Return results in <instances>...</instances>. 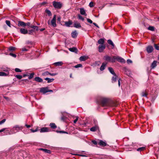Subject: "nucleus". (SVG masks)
I'll return each mask as SVG.
<instances>
[{"label": "nucleus", "instance_id": "13", "mask_svg": "<svg viewBox=\"0 0 159 159\" xmlns=\"http://www.w3.org/2000/svg\"><path fill=\"white\" fill-rule=\"evenodd\" d=\"M39 150H40L42 151L43 152H44L46 153H49V154H50L51 153V151L50 150H48V149H46L40 148L39 149Z\"/></svg>", "mask_w": 159, "mask_h": 159}, {"label": "nucleus", "instance_id": "28", "mask_svg": "<svg viewBox=\"0 0 159 159\" xmlns=\"http://www.w3.org/2000/svg\"><path fill=\"white\" fill-rule=\"evenodd\" d=\"M44 79L45 80L48 81V83H50L52 82H53L54 80V79H50L48 78H45Z\"/></svg>", "mask_w": 159, "mask_h": 159}, {"label": "nucleus", "instance_id": "46", "mask_svg": "<svg viewBox=\"0 0 159 159\" xmlns=\"http://www.w3.org/2000/svg\"><path fill=\"white\" fill-rule=\"evenodd\" d=\"M154 47L157 50H159V46H158V45L157 44H155Z\"/></svg>", "mask_w": 159, "mask_h": 159}, {"label": "nucleus", "instance_id": "62", "mask_svg": "<svg viewBox=\"0 0 159 159\" xmlns=\"http://www.w3.org/2000/svg\"><path fill=\"white\" fill-rule=\"evenodd\" d=\"M26 43L27 44H31L32 42L29 41H27L26 42Z\"/></svg>", "mask_w": 159, "mask_h": 159}, {"label": "nucleus", "instance_id": "25", "mask_svg": "<svg viewBox=\"0 0 159 159\" xmlns=\"http://www.w3.org/2000/svg\"><path fill=\"white\" fill-rule=\"evenodd\" d=\"M108 69L110 72L113 75H115L116 74L114 71L113 69L111 67H109L108 68Z\"/></svg>", "mask_w": 159, "mask_h": 159}, {"label": "nucleus", "instance_id": "5", "mask_svg": "<svg viewBox=\"0 0 159 159\" xmlns=\"http://www.w3.org/2000/svg\"><path fill=\"white\" fill-rule=\"evenodd\" d=\"M116 61L121 63H125V61L123 58L119 56H116Z\"/></svg>", "mask_w": 159, "mask_h": 159}, {"label": "nucleus", "instance_id": "51", "mask_svg": "<svg viewBox=\"0 0 159 159\" xmlns=\"http://www.w3.org/2000/svg\"><path fill=\"white\" fill-rule=\"evenodd\" d=\"M56 132L57 133H67L66 132H65L63 131H59V130H57Z\"/></svg>", "mask_w": 159, "mask_h": 159}, {"label": "nucleus", "instance_id": "40", "mask_svg": "<svg viewBox=\"0 0 159 159\" xmlns=\"http://www.w3.org/2000/svg\"><path fill=\"white\" fill-rule=\"evenodd\" d=\"M45 12L49 16H50L52 15L51 13L50 10L48 9H46L45 10Z\"/></svg>", "mask_w": 159, "mask_h": 159}, {"label": "nucleus", "instance_id": "58", "mask_svg": "<svg viewBox=\"0 0 159 159\" xmlns=\"http://www.w3.org/2000/svg\"><path fill=\"white\" fill-rule=\"evenodd\" d=\"M127 62L128 64H129L130 63H131L132 62V61L130 59H128L127 60Z\"/></svg>", "mask_w": 159, "mask_h": 159}, {"label": "nucleus", "instance_id": "57", "mask_svg": "<svg viewBox=\"0 0 159 159\" xmlns=\"http://www.w3.org/2000/svg\"><path fill=\"white\" fill-rule=\"evenodd\" d=\"M78 117H76V118L74 120V123H76V122H77V121L78 120Z\"/></svg>", "mask_w": 159, "mask_h": 159}, {"label": "nucleus", "instance_id": "9", "mask_svg": "<svg viewBox=\"0 0 159 159\" xmlns=\"http://www.w3.org/2000/svg\"><path fill=\"white\" fill-rule=\"evenodd\" d=\"M153 48L151 46H148L146 48L147 51L148 53H151L153 51Z\"/></svg>", "mask_w": 159, "mask_h": 159}, {"label": "nucleus", "instance_id": "61", "mask_svg": "<svg viewBox=\"0 0 159 159\" xmlns=\"http://www.w3.org/2000/svg\"><path fill=\"white\" fill-rule=\"evenodd\" d=\"M49 75L51 76H55L57 75V73H49Z\"/></svg>", "mask_w": 159, "mask_h": 159}, {"label": "nucleus", "instance_id": "49", "mask_svg": "<svg viewBox=\"0 0 159 159\" xmlns=\"http://www.w3.org/2000/svg\"><path fill=\"white\" fill-rule=\"evenodd\" d=\"M15 71L16 72H21L22 71V70L18 68H15Z\"/></svg>", "mask_w": 159, "mask_h": 159}, {"label": "nucleus", "instance_id": "20", "mask_svg": "<svg viewBox=\"0 0 159 159\" xmlns=\"http://www.w3.org/2000/svg\"><path fill=\"white\" fill-rule=\"evenodd\" d=\"M157 61H154L152 63L151 67L152 69H153L157 66Z\"/></svg>", "mask_w": 159, "mask_h": 159}, {"label": "nucleus", "instance_id": "18", "mask_svg": "<svg viewBox=\"0 0 159 159\" xmlns=\"http://www.w3.org/2000/svg\"><path fill=\"white\" fill-rule=\"evenodd\" d=\"M98 144L102 146H105L107 145V143L101 140L100 141Z\"/></svg>", "mask_w": 159, "mask_h": 159}, {"label": "nucleus", "instance_id": "27", "mask_svg": "<svg viewBox=\"0 0 159 159\" xmlns=\"http://www.w3.org/2000/svg\"><path fill=\"white\" fill-rule=\"evenodd\" d=\"M72 22L70 20L69 21H66L65 22V25L67 27H70V25H72Z\"/></svg>", "mask_w": 159, "mask_h": 159}, {"label": "nucleus", "instance_id": "54", "mask_svg": "<svg viewBox=\"0 0 159 159\" xmlns=\"http://www.w3.org/2000/svg\"><path fill=\"white\" fill-rule=\"evenodd\" d=\"M49 73L48 71L46 72H44V73H43L42 75H49Z\"/></svg>", "mask_w": 159, "mask_h": 159}, {"label": "nucleus", "instance_id": "23", "mask_svg": "<svg viewBox=\"0 0 159 159\" xmlns=\"http://www.w3.org/2000/svg\"><path fill=\"white\" fill-rule=\"evenodd\" d=\"M106 65V63H102V64L101 66L100 67V70L101 71H103V70H104L105 69Z\"/></svg>", "mask_w": 159, "mask_h": 159}, {"label": "nucleus", "instance_id": "45", "mask_svg": "<svg viewBox=\"0 0 159 159\" xmlns=\"http://www.w3.org/2000/svg\"><path fill=\"white\" fill-rule=\"evenodd\" d=\"M34 73H32L30 75L29 77V79H31L32 78H33L34 77Z\"/></svg>", "mask_w": 159, "mask_h": 159}, {"label": "nucleus", "instance_id": "4", "mask_svg": "<svg viewBox=\"0 0 159 159\" xmlns=\"http://www.w3.org/2000/svg\"><path fill=\"white\" fill-rule=\"evenodd\" d=\"M53 5L55 8L57 9H60L62 6L61 2L55 1L53 2Z\"/></svg>", "mask_w": 159, "mask_h": 159}, {"label": "nucleus", "instance_id": "6", "mask_svg": "<svg viewBox=\"0 0 159 159\" xmlns=\"http://www.w3.org/2000/svg\"><path fill=\"white\" fill-rule=\"evenodd\" d=\"M40 92L43 93H45L48 92V89L47 87H43L40 88Z\"/></svg>", "mask_w": 159, "mask_h": 159}, {"label": "nucleus", "instance_id": "64", "mask_svg": "<svg viewBox=\"0 0 159 159\" xmlns=\"http://www.w3.org/2000/svg\"><path fill=\"white\" fill-rule=\"evenodd\" d=\"M25 126L27 128H29L31 127V126L30 125H28L27 124H25Z\"/></svg>", "mask_w": 159, "mask_h": 159}, {"label": "nucleus", "instance_id": "34", "mask_svg": "<svg viewBox=\"0 0 159 159\" xmlns=\"http://www.w3.org/2000/svg\"><path fill=\"white\" fill-rule=\"evenodd\" d=\"M107 43L111 45L113 47H114V44L111 40H110V39L108 40H107Z\"/></svg>", "mask_w": 159, "mask_h": 159}, {"label": "nucleus", "instance_id": "31", "mask_svg": "<svg viewBox=\"0 0 159 159\" xmlns=\"http://www.w3.org/2000/svg\"><path fill=\"white\" fill-rule=\"evenodd\" d=\"M148 93L146 91H143L141 93V96L142 97H147Z\"/></svg>", "mask_w": 159, "mask_h": 159}, {"label": "nucleus", "instance_id": "35", "mask_svg": "<svg viewBox=\"0 0 159 159\" xmlns=\"http://www.w3.org/2000/svg\"><path fill=\"white\" fill-rule=\"evenodd\" d=\"M16 49V48L14 47H10L8 48V50L10 51H15Z\"/></svg>", "mask_w": 159, "mask_h": 159}, {"label": "nucleus", "instance_id": "43", "mask_svg": "<svg viewBox=\"0 0 159 159\" xmlns=\"http://www.w3.org/2000/svg\"><path fill=\"white\" fill-rule=\"evenodd\" d=\"M31 28H33L34 29H36L37 31H38V27L36 26L31 25L30 26Z\"/></svg>", "mask_w": 159, "mask_h": 159}, {"label": "nucleus", "instance_id": "36", "mask_svg": "<svg viewBox=\"0 0 159 159\" xmlns=\"http://www.w3.org/2000/svg\"><path fill=\"white\" fill-rule=\"evenodd\" d=\"M145 149V147H140V148H138L137 149V150L138 151L141 152V151H143Z\"/></svg>", "mask_w": 159, "mask_h": 159}, {"label": "nucleus", "instance_id": "8", "mask_svg": "<svg viewBox=\"0 0 159 159\" xmlns=\"http://www.w3.org/2000/svg\"><path fill=\"white\" fill-rule=\"evenodd\" d=\"M50 129L47 127H43L41 129L40 132V133L49 131Z\"/></svg>", "mask_w": 159, "mask_h": 159}, {"label": "nucleus", "instance_id": "12", "mask_svg": "<svg viewBox=\"0 0 159 159\" xmlns=\"http://www.w3.org/2000/svg\"><path fill=\"white\" fill-rule=\"evenodd\" d=\"M77 35L78 33L76 30L72 32L71 34L72 37L74 38H75L77 37Z\"/></svg>", "mask_w": 159, "mask_h": 159}, {"label": "nucleus", "instance_id": "16", "mask_svg": "<svg viewBox=\"0 0 159 159\" xmlns=\"http://www.w3.org/2000/svg\"><path fill=\"white\" fill-rule=\"evenodd\" d=\"M104 59L106 61L111 62V57L108 56H105L104 57Z\"/></svg>", "mask_w": 159, "mask_h": 159}, {"label": "nucleus", "instance_id": "32", "mask_svg": "<svg viewBox=\"0 0 159 159\" xmlns=\"http://www.w3.org/2000/svg\"><path fill=\"white\" fill-rule=\"evenodd\" d=\"M63 64V63L61 61H59L55 62L54 64L57 66H61Z\"/></svg>", "mask_w": 159, "mask_h": 159}, {"label": "nucleus", "instance_id": "3", "mask_svg": "<svg viewBox=\"0 0 159 159\" xmlns=\"http://www.w3.org/2000/svg\"><path fill=\"white\" fill-rule=\"evenodd\" d=\"M48 24L49 25H51L53 27H56L57 26V24L56 23V16L54 15L53 19L52 20L51 22L49 20L48 22Z\"/></svg>", "mask_w": 159, "mask_h": 159}, {"label": "nucleus", "instance_id": "24", "mask_svg": "<svg viewBox=\"0 0 159 159\" xmlns=\"http://www.w3.org/2000/svg\"><path fill=\"white\" fill-rule=\"evenodd\" d=\"M34 80L35 81L39 82H41L43 81V80L39 77H35L34 79Z\"/></svg>", "mask_w": 159, "mask_h": 159}, {"label": "nucleus", "instance_id": "22", "mask_svg": "<svg viewBox=\"0 0 159 159\" xmlns=\"http://www.w3.org/2000/svg\"><path fill=\"white\" fill-rule=\"evenodd\" d=\"M117 76L116 74L113 75V76L112 77L111 79L112 83H114L116 81V80L117 79Z\"/></svg>", "mask_w": 159, "mask_h": 159}, {"label": "nucleus", "instance_id": "26", "mask_svg": "<svg viewBox=\"0 0 159 159\" xmlns=\"http://www.w3.org/2000/svg\"><path fill=\"white\" fill-rule=\"evenodd\" d=\"M98 43L99 44L103 45L104 43V39H100L98 41Z\"/></svg>", "mask_w": 159, "mask_h": 159}, {"label": "nucleus", "instance_id": "19", "mask_svg": "<svg viewBox=\"0 0 159 159\" xmlns=\"http://www.w3.org/2000/svg\"><path fill=\"white\" fill-rule=\"evenodd\" d=\"M69 50L71 52H75L76 53H77L78 51L77 49L75 47L70 48L69 49Z\"/></svg>", "mask_w": 159, "mask_h": 159}, {"label": "nucleus", "instance_id": "17", "mask_svg": "<svg viewBox=\"0 0 159 159\" xmlns=\"http://www.w3.org/2000/svg\"><path fill=\"white\" fill-rule=\"evenodd\" d=\"M20 32L22 34H26L28 33V31L25 29L21 28L20 29Z\"/></svg>", "mask_w": 159, "mask_h": 159}, {"label": "nucleus", "instance_id": "33", "mask_svg": "<svg viewBox=\"0 0 159 159\" xmlns=\"http://www.w3.org/2000/svg\"><path fill=\"white\" fill-rule=\"evenodd\" d=\"M8 75V74H7L5 72H0V76H6Z\"/></svg>", "mask_w": 159, "mask_h": 159}, {"label": "nucleus", "instance_id": "44", "mask_svg": "<svg viewBox=\"0 0 159 159\" xmlns=\"http://www.w3.org/2000/svg\"><path fill=\"white\" fill-rule=\"evenodd\" d=\"M15 77L17 78L19 80L21 79L22 78V76L19 75H16L15 76Z\"/></svg>", "mask_w": 159, "mask_h": 159}, {"label": "nucleus", "instance_id": "53", "mask_svg": "<svg viewBox=\"0 0 159 159\" xmlns=\"http://www.w3.org/2000/svg\"><path fill=\"white\" fill-rule=\"evenodd\" d=\"M89 6L90 7H93V3L92 2H91L89 4Z\"/></svg>", "mask_w": 159, "mask_h": 159}, {"label": "nucleus", "instance_id": "47", "mask_svg": "<svg viewBox=\"0 0 159 159\" xmlns=\"http://www.w3.org/2000/svg\"><path fill=\"white\" fill-rule=\"evenodd\" d=\"M29 130L28 129H24L23 131V132L25 134H28V133Z\"/></svg>", "mask_w": 159, "mask_h": 159}, {"label": "nucleus", "instance_id": "63", "mask_svg": "<svg viewBox=\"0 0 159 159\" xmlns=\"http://www.w3.org/2000/svg\"><path fill=\"white\" fill-rule=\"evenodd\" d=\"M6 129V128H4L0 130V133L4 131Z\"/></svg>", "mask_w": 159, "mask_h": 159}, {"label": "nucleus", "instance_id": "14", "mask_svg": "<svg viewBox=\"0 0 159 159\" xmlns=\"http://www.w3.org/2000/svg\"><path fill=\"white\" fill-rule=\"evenodd\" d=\"M80 14L82 15H84L85 16H87V14L85 12V11L83 8H80Z\"/></svg>", "mask_w": 159, "mask_h": 159}, {"label": "nucleus", "instance_id": "56", "mask_svg": "<svg viewBox=\"0 0 159 159\" xmlns=\"http://www.w3.org/2000/svg\"><path fill=\"white\" fill-rule=\"evenodd\" d=\"M87 21H88V22H89V23L90 24H92L93 23L92 21L89 19V18L87 19Z\"/></svg>", "mask_w": 159, "mask_h": 159}, {"label": "nucleus", "instance_id": "60", "mask_svg": "<svg viewBox=\"0 0 159 159\" xmlns=\"http://www.w3.org/2000/svg\"><path fill=\"white\" fill-rule=\"evenodd\" d=\"M92 143H93V144H94L96 145L97 144V141H96V140H93L92 141Z\"/></svg>", "mask_w": 159, "mask_h": 159}, {"label": "nucleus", "instance_id": "48", "mask_svg": "<svg viewBox=\"0 0 159 159\" xmlns=\"http://www.w3.org/2000/svg\"><path fill=\"white\" fill-rule=\"evenodd\" d=\"M125 72H128L129 73H125L126 74L128 75L129 76L130 75V71L129 70L127 69H125Z\"/></svg>", "mask_w": 159, "mask_h": 159}, {"label": "nucleus", "instance_id": "11", "mask_svg": "<svg viewBox=\"0 0 159 159\" xmlns=\"http://www.w3.org/2000/svg\"><path fill=\"white\" fill-rule=\"evenodd\" d=\"M18 25L19 26L24 27L26 26V24L22 21H19L18 24Z\"/></svg>", "mask_w": 159, "mask_h": 159}, {"label": "nucleus", "instance_id": "30", "mask_svg": "<svg viewBox=\"0 0 159 159\" xmlns=\"http://www.w3.org/2000/svg\"><path fill=\"white\" fill-rule=\"evenodd\" d=\"M116 60V56H113L111 57V62L112 63L115 62Z\"/></svg>", "mask_w": 159, "mask_h": 159}, {"label": "nucleus", "instance_id": "59", "mask_svg": "<svg viewBox=\"0 0 159 159\" xmlns=\"http://www.w3.org/2000/svg\"><path fill=\"white\" fill-rule=\"evenodd\" d=\"M28 50V49L25 48H22V51H27Z\"/></svg>", "mask_w": 159, "mask_h": 159}, {"label": "nucleus", "instance_id": "52", "mask_svg": "<svg viewBox=\"0 0 159 159\" xmlns=\"http://www.w3.org/2000/svg\"><path fill=\"white\" fill-rule=\"evenodd\" d=\"M30 130L32 132H37L38 131V128H37L36 129H35L34 130L33 129H30Z\"/></svg>", "mask_w": 159, "mask_h": 159}, {"label": "nucleus", "instance_id": "55", "mask_svg": "<svg viewBox=\"0 0 159 159\" xmlns=\"http://www.w3.org/2000/svg\"><path fill=\"white\" fill-rule=\"evenodd\" d=\"M6 119H4L3 120H2V121H0V125L2 124L3 123H4L6 121Z\"/></svg>", "mask_w": 159, "mask_h": 159}, {"label": "nucleus", "instance_id": "37", "mask_svg": "<svg viewBox=\"0 0 159 159\" xmlns=\"http://www.w3.org/2000/svg\"><path fill=\"white\" fill-rule=\"evenodd\" d=\"M4 133L5 134H12L11 132V131H10L8 130H5L4 131Z\"/></svg>", "mask_w": 159, "mask_h": 159}, {"label": "nucleus", "instance_id": "7", "mask_svg": "<svg viewBox=\"0 0 159 159\" xmlns=\"http://www.w3.org/2000/svg\"><path fill=\"white\" fill-rule=\"evenodd\" d=\"M98 51L99 52H103L105 48V46L104 45H101L98 46Z\"/></svg>", "mask_w": 159, "mask_h": 159}, {"label": "nucleus", "instance_id": "39", "mask_svg": "<svg viewBox=\"0 0 159 159\" xmlns=\"http://www.w3.org/2000/svg\"><path fill=\"white\" fill-rule=\"evenodd\" d=\"M78 17L79 19L83 21L84 20V18L80 14H79L78 15Z\"/></svg>", "mask_w": 159, "mask_h": 159}, {"label": "nucleus", "instance_id": "29", "mask_svg": "<svg viewBox=\"0 0 159 159\" xmlns=\"http://www.w3.org/2000/svg\"><path fill=\"white\" fill-rule=\"evenodd\" d=\"M49 125L50 127L53 129H55L57 128L56 125L54 123H51Z\"/></svg>", "mask_w": 159, "mask_h": 159}, {"label": "nucleus", "instance_id": "10", "mask_svg": "<svg viewBox=\"0 0 159 159\" xmlns=\"http://www.w3.org/2000/svg\"><path fill=\"white\" fill-rule=\"evenodd\" d=\"M88 58V57L87 56H81L80 58V60L81 61H84Z\"/></svg>", "mask_w": 159, "mask_h": 159}, {"label": "nucleus", "instance_id": "38", "mask_svg": "<svg viewBox=\"0 0 159 159\" xmlns=\"http://www.w3.org/2000/svg\"><path fill=\"white\" fill-rule=\"evenodd\" d=\"M148 29L152 31H154L155 30V28L152 26H149L148 28Z\"/></svg>", "mask_w": 159, "mask_h": 159}, {"label": "nucleus", "instance_id": "2", "mask_svg": "<svg viewBox=\"0 0 159 159\" xmlns=\"http://www.w3.org/2000/svg\"><path fill=\"white\" fill-rule=\"evenodd\" d=\"M23 128V127L22 126H20L18 125H15L11 129V132L12 134H15L22 130Z\"/></svg>", "mask_w": 159, "mask_h": 159}, {"label": "nucleus", "instance_id": "41", "mask_svg": "<svg viewBox=\"0 0 159 159\" xmlns=\"http://www.w3.org/2000/svg\"><path fill=\"white\" fill-rule=\"evenodd\" d=\"M5 22L6 24L10 27H11V23L10 21L9 20H6Z\"/></svg>", "mask_w": 159, "mask_h": 159}, {"label": "nucleus", "instance_id": "15", "mask_svg": "<svg viewBox=\"0 0 159 159\" xmlns=\"http://www.w3.org/2000/svg\"><path fill=\"white\" fill-rule=\"evenodd\" d=\"M74 26L75 28H80L81 27L80 24L77 22H75L74 23Z\"/></svg>", "mask_w": 159, "mask_h": 159}, {"label": "nucleus", "instance_id": "50", "mask_svg": "<svg viewBox=\"0 0 159 159\" xmlns=\"http://www.w3.org/2000/svg\"><path fill=\"white\" fill-rule=\"evenodd\" d=\"M9 55L14 58H16V56L15 54L11 53L9 54Z\"/></svg>", "mask_w": 159, "mask_h": 159}, {"label": "nucleus", "instance_id": "42", "mask_svg": "<svg viewBox=\"0 0 159 159\" xmlns=\"http://www.w3.org/2000/svg\"><path fill=\"white\" fill-rule=\"evenodd\" d=\"M82 65L81 64H78L77 65H75L74 66V67L75 68H78L79 67H82Z\"/></svg>", "mask_w": 159, "mask_h": 159}, {"label": "nucleus", "instance_id": "1", "mask_svg": "<svg viewBox=\"0 0 159 159\" xmlns=\"http://www.w3.org/2000/svg\"><path fill=\"white\" fill-rule=\"evenodd\" d=\"M98 103L103 107L112 106L113 104V102L111 100L105 98H102L100 99L99 101L98 102Z\"/></svg>", "mask_w": 159, "mask_h": 159}, {"label": "nucleus", "instance_id": "21", "mask_svg": "<svg viewBox=\"0 0 159 159\" xmlns=\"http://www.w3.org/2000/svg\"><path fill=\"white\" fill-rule=\"evenodd\" d=\"M98 127L96 125L91 128L90 129V130L93 132L95 131L98 129Z\"/></svg>", "mask_w": 159, "mask_h": 159}]
</instances>
